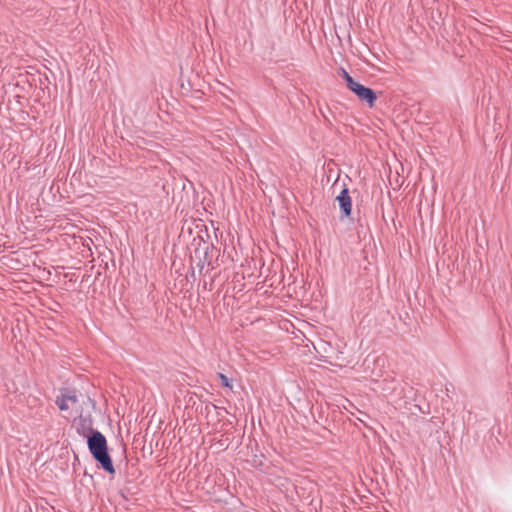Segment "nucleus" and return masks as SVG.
Listing matches in <instances>:
<instances>
[{
    "label": "nucleus",
    "mask_w": 512,
    "mask_h": 512,
    "mask_svg": "<svg viewBox=\"0 0 512 512\" xmlns=\"http://www.w3.org/2000/svg\"><path fill=\"white\" fill-rule=\"evenodd\" d=\"M87 444L90 453L100 463L101 467L106 472L114 474L115 469L107 451V441L104 435L99 431L91 432V435L88 436Z\"/></svg>",
    "instance_id": "f257e3e1"
},
{
    "label": "nucleus",
    "mask_w": 512,
    "mask_h": 512,
    "mask_svg": "<svg viewBox=\"0 0 512 512\" xmlns=\"http://www.w3.org/2000/svg\"><path fill=\"white\" fill-rule=\"evenodd\" d=\"M348 89L353 92L360 101L366 102L369 107L372 108L374 106L377 97L372 89L365 87L356 81Z\"/></svg>",
    "instance_id": "f03ea898"
},
{
    "label": "nucleus",
    "mask_w": 512,
    "mask_h": 512,
    "mask_svg": "<svg viewBox=\"0 0 512 512\" xmlns=\"http://www.w3.org/2000/svg\"><path fill=\"white\" fill-rule=\"evenodd\" d=\"M78 397L75 392H68L66 394H62L61 397H58L56 400V404L58 405L61 411L72 410L76 413L79 411L78 405Z\"/></svg>",
    "instance_id": "7ed1b4c3"
},
{
    "label": "nucleus",
    "mask_w": 512,
    "mask_h": 512,
    "mask_svg": "<svg viewBox=\"0 0 512 512\" xmlns=\"http://www.w3.org/2000/svg\"><path fill=\"white\" fill-rule=\"evenodd\" d=\"M336 201L339 203L342 217L350 216L352 210V199L346 187L341 190L340 194L336 197Z\"/></svg>",
    "instance_id": "20e7f679"
},
{
    "label": "nucleus",
    "mask_w": 512,
    "mask_h": 512,
    "mask_svg": "<svg viewBox=\"0 0 512 512\" xmlns=\"http://www.w3.org/2000/svg\"><path fill=\"white\" fill-rule=\"evenodd\" d=\"M76 430L80 435L87 437V438L89 435H91V432L96 431L92 428L91 421L86 420L84 418H81L79 420V422L76 423Z\"/></svg>",
    "instance_id": "39448f33"
},
{
    "label": "nucleus",
    "mask_w": 512,
    "mask_h": 512,
    "mask_svg": "<svg viewBox=\"0 0 512 512\" xmlns=\"http://www.w3.org/2000/svg\"><path fill=\"white\" fill-rule=\"evenodd\" d=\"M340 75L346 81L347 88L354 84L355 80L350 76V74L345 69H340Z\"/></svg>",
    "instance_id": "423d86ee"
},
{
    "label": "nucleus",
    "mask_w": 512,
    "mask_h": 512,
    "mask_svg": "<svg viewBox=\"0 0 512 512\" xmlns=\"http://www.w3.org/2000/svg\"><path fill=\"white\" fill-rule=\"evenodd\" d=\"M219 378H220L223 386H225L227 388H232V386L230 384V380L224 374L219 373Z\"/></svg>",
    "instance_id": "0eeeda50"
},
{
    "label": "nucleus",
    "mask_w": 512,
    "mask_h": 512,
    "mask_svg": "<svg viewBox=\"0 0 512 512\" xmlns=\"http://www.w3.org/2000/svg\"><path fill=\"white\" fill-rule=\"evenodd\" d=\"M432 425H433L432 419L423 421V429H425V430H432Z\"/></svg>",
    "instance_id": "6e6552de"
}]
</instances>
